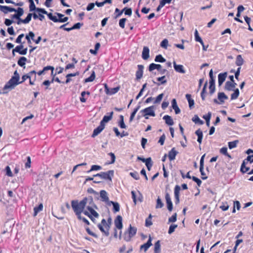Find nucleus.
I'll return each mask as SVG.
<instances>
[{"label":"nucleus","mask_w":253,"mask_h":253,"mask_svg":"<svg viewBox=\"0 0 253 253\" xmlns=\"http://www.w3.org/2000/svg\"><path fill=\"white\" fill-rule=\"evenodd\" d=\"M0 10L4 14H7L8 12H14L16 9L7 6L0 5Z\"/></svg>","instance_id":"obj_16"},{"label":"nucleus","mask_w":253,"mask_h":253,"mask_svg":"<svg viewBox=\"0 0 253 253\" xmlns=\"http://www.w3.org/2000/svg\"><path fill=\"white\" fill-rule=\"evenodd\" d=\"M155 107L153 106H150L149 107H147L144 109L142 110L140 112L143 114V116L145 117L146 119H148L149 118L148 116H155V113L154 111Z\"/></svg>","instance_id":"obj_7"},{"label":"nucleus","mask_w":253,"mask_h":253,"mask_svg":"<svg viewBox=\"0 0 253 253\" xmlns=\"http://www.w3.org/2000/svg\"><path fill=\"white\" fill-rule=\"evenodd\" d=\"M152 239L150 236H149V238L147 242L142 245L141 246L140 249L141 250H143L145 252H146L148 249L152 245Z\"/></svg>","instance_id":"obj_15"},{"label":"nucleus","mask_w":253,"mask_h":253,"mask_svg":"<svg viewBox=\"0 0 253 253\" xmlns=\"http://www.w3.org/2000/svg\"><path fill=\"white\" fill-rule=\"evenodd\" d=\"M177 227V224H171L169 227L168 231V233L169 234H171L175 230V229Z\"/></svg>","instance_id":"obj_42"},{"label":"nucleus","mask_w":253,"mask_h":253,"mask_svg":"<svg viewBox=\"0 0 253 253\" xmlns=\"http://www.w3.org/2000/svg\"><path fill=\"white\" fill-rule=\"evenodd\" d=\"M166 201L167 204V208L169 211H171L173 209V205L171 201L170 195L167 193L165 196Z\"/></svg>","instance_id":"obj_11"},{"label":"nucleus","mask_w":253,"mask_h":253,"mask_svg":"<svg viewBox=\"0 0 253 253\" xmlns=\"http://www.w3.org/2000/svg\"><path fill=\"white\" fill-rule=\"evenodd\" d=\"M173 66L175 70L179 73L184 74L185 71L184 69L183 66L182 65H177L175 62H173Z\"/></svg>","instance_id":"obj_20"},{"label":"nucleus","mask_w":253,"mask_h":253,"mask_svg":"<svg viewBox=\"0 0 253 253\" xmlns=\"http://www.w3.org/2000/svg\"><path fill=\"white\" fill-rule=\"evenodd\" d=\"M155 61L159 62H164L166 60L161 55H158L156 56Z\"/></svg>","instance_id":"obj_44"},{"label":"nucleus","mask_w":253,"mask_h":253,"mask_svg":"<svg viewBox=\"0 0 253 253\" xmlns=\"http://www.w3.org/2000/svg\"><path fill=\"white\" fill-rule=\"evenodd\" d=\"M95 78V75L94 72H93L90 76L85 80V82H90L93 81Z\"/></svg>","instance_id":"obj_45"},{"label":"nucleus","mask_w":253,"mask_h":253,"mask_svg":"<svg viewBox=\"0 0 253 253\" xmlns=\"http://www.w3.org/2000/svg\"><path fill=\"white\" fill-rule=\"evenodd\" d=\"M131 193L133 201L135 205L137 204V202H141L142 201L143 196L139 191L136 192L134 191H132Z\"/></svg>","instance_id":"obj_9"},{"label":"nucleus","mask_w":253,"mask_h":253,"mask_svg":"<svg viewBox=\"0 0 253 253\" xmlns=\"http://www.w3.org/2000/svg\"><path fill=\"white\" fill-rule=\"evenodd\" d=\"M126 21V18H122L120 20L119 25L121 28H124L125 27V24Z\"/></svg>","instance_id":"obj_55"},{"label":"nucleus","mask_w":253,"mask_h":253,"mask_svg":"<svg viewBox=\"0 0 253 253\" xmlns=\"http://www.w3.org/2000/svg\"><path fill=\"white\" fill-rule=\"evenodd\" d=\"M163 119L165 120L166 123L169 126H172L174 124L173 120L170 116L166 115L163 117Z\"/></svg>","instance_id":"obj_23"},{"label":"nucleus","mask_w":253,"mask_h":253,"mask_svg":"<svg viewBox=\"0 0 253 253\" xmlns=\"http://www.w3.org/2000/svg\"><path fill=\"white\" fill-rule=\"evenodd\" d=\"M177 220V214L174 213L171 217L169 218L168 223L170 222H174Z\"/></svg>","instance_id":"obj_43"},{"label":"nucleus","mask_w":253,"mask_h":253,"mask_svg":"<svg viewBox=\"0 0 253 253\" xmlns=\"http://www.w3.org/2000/svg\"><path fill=\"white\" fill-rule=\"evenodd\" d=\"M100 197L103 201L108 202L109 198L107 192L105 190H101L100 192Z\"/></svg>","instance_id":"obj_22"},{"label":"nucleus","mask_w":253,"mask_h":253,"mask_svg":"<svg viewBox=\"0 0 253 253\" xmlns=\"http://www.w3.org/2000/svg\"><path fill=\"white\" fill-rule=\"evenodd\" d=\"M163 206H164L163 203H162L161 199L159 197H158L157 200V204L156 206V209L162 208Z\"/></svg>","instance_id":"obj_47"},{"label":"nucleus","mask_w":253,"mask_h":253,"mask_svg":"<svg viewBox=\"0 0 253 253\" xmlns=\"http://www.w3.org/2000/svg\"><path fill=\"white\" fill-rule=\"evenodd\" d=\"M211 116V112H209L207 115H204L203 118L207 121V120H210Z\"/></svg>","instance_id":"obj_62"},{"label":"nucleus","mask_w":253,"mask_h":253,"mask_svg":"<svg viewBox=\"0 0 253 253\" xmlns=\"http://www.w3.org/2000/svg\"><path fill=\"white\" fill-rule=\"evenodd\" d=\"M138 70L136 73V76L137 79H140L142 78L143 75V66L142 65H138Z\"/></svg>","instance_id":"obj_27"},{"label":"nucleus","mask_w":253,"mask_h":253,"mask_svg":"<svg viewBox=\"0 0 253 253\" xmlns=\"http://www.w3.org/2000/svg\"><path fill=\"white\" fill-rule=\"evenodd\" d=\"M237 84L235 82H227L225 83V84L224 86V88L228 91H234V92L231 94V99L232 100L233 99H236L238 98L239 95H240V91L238 88H235Z\"/></svg>","instance_id":"obj_4"},{"label":"nucleus","mask_w":253,"mask_h":253,"mask_svg":"<svg viewBox=\"0 0 253 253\" xmlns=\"http://www.w3.org/2000/svg\"><path fill=\"white\" fill-rule=\"evenodd\" d=\"M87 94L89 95L90 93L89 92L83 91L81 93V97H80V100L82 102H85L86 101V99L84 97L85 95Z\"/></svg>","instance_id":"obj_39"},{"label":"nucleus","mask_w":253,"mask_h":253,"mask_svg":"<svg viewBox=\"0 0 253 253\" xmlns=\"http://www.w3.org/2000/svg\"><path fill=\"white\" fill-rule=\"evenodd\" d=\"M23 48V45L17 46L14 49H13V52H17L20 54V51Z\"/></svg>","instance_id":"obj_53"},{"label":"nucleus","mask_w":253,"mask_h":253,"mask_svg":"<svg viewBox=\"0 0 253 253\" xmlns=\"http://www.w3.org/2000/svg\"><path fill=\"white\" fill-rule=\"evenodd\" d=\"M33 118H34V115H31L29 116H28V117H26L24 118L23 119V120H22V121L21 122V124H23L27 120H28L29 119H32Z\"/></svg>","instance_id":"obj_60"},{"label":"nucleus","mask_w":253,"mask_h":253,"mask_svg":"<svg viewBox=\"0 0 253 253\" xmlns=\"http://www.w3.org/2000/svg\"><path fill=\"white\" fill-rule=\"evenodd\" d=\"M30 2L29 8L30 11H34V13H29L27 16H43L46 14L47 16H53L52 14L47 13V11L43 8H36L33 0H29Z\"/></svg>","instance_id":"obj_2"},{"label":"nucleus","mask_w":253,"mask_h":253,"mask_svg":"<svg viewBox=\"0 0 253 253\" xmlns=\"http://www.w3.org/2000/svg\"><path fill=\"white\" fill-rule=\"evenodd\" d=\"M196 134L198 136L197 141L201 144L203 139V132L201 130L198 129L195 132Z\"/></svg>","instance_id":"obj_29"},{"label":"nucleus","mask_w":253,"mask_h":253,"mask_svg":"<svg viewBox=\"0 0 253 253\" xmlns=\"http://www.w3.org/2000/svg\"><path fill=\"white\" fill-rule=\"evenodd\" d=\"M169 45V42L167 39H164L161 42V46L165 49H167Z\"/></svg>","instance_id":"obj_41"},{"label":"nucleus","mask_w":253,"mask_h":253,"mask_svg":"<svg viewBox=\"0 0 253 253\" xmlns=\"http://www.w3.org/2000/svg\"><path fill=\"white\" fill-rule=\"evenodd\" d=\"M101 169V167L98 165H93L92 166L90 169L87 171L88 173L94 170H99Z\"/></svg>","instance_id":"obj_50"},{"label":"nucleus","mask_w":253,"mask_h":253,"mask_svg":"<svg viewBox=\"0 0 253 253\" xmlns=\"http://www.w3.org/2000/svg\"><path fill=\"white\" fill-rule=\"evenodd\" d=\"M24 37V35L22 34L20 35L16 40V42L18 43H21V40Z\"/></svg>","instance_id":"obj_59"},{"label":"nucleus","mask_w":253,"mask_h":253,"mask_svg":"<svg viewBox=\"0 0 253 253\" xmlns=\"http://www.w3.org/2000/svg\"><path fill=\"white\" fill-rule=\"evenodd\" d=\"M6 174L8 176H12V172H11L10 168L9 166H7L6 167Z\"/></svg>","instance_id":"obj_63"},{"label":"nucleus","mask_w":253,"mask_h":253,"mask_svg":"<svg viewBox=\"0 0 253 253\" xmlns=\"http://www.w3.org/2000/svg\"><path fill=\"white\" fill-rule=\"evenodd\" d=\"M16 13H15L12 16H22L24 13V11L23 8L19 7L17 10H16L15 11Z\"/></svg>","instance_id":"obj_46"},{"label":"nucleus","mask_w":253,"mask_h":253,"mask_svg":"<svg viewBox=\"0 0 253 253\" xmlns=\"http://www.w3.org/2000/svg\"><path fill=\"white\" fill-rule=\"evenodd\" d=\"M71 206L79 219H82V212L88 216L93 221L94 218H97L99 216V214L95 211L97 208L94 204L92 198H86L80 202L72 201Z\"/></svg>","instance_id":"obj_1"},{"label":"nucleus","mask_w":253,"mask_h":253,"mask_svg":"<svg viewBox=\"0 0 253 253\" xmlns=\"http://www.w3.org/2000/svg\"><path fill=\"white\" fill-rule=\"evenodd\" d=\"M192 179H193V180H194L195 182H196L197 183V184L199 186H200V185L202 183V181L200 179L197 178L195 176H192Z\"/></svg>","instance_id":"obj_57"},{"label":"nucleus","mask_w":253,"mask_h":253,"mask_svg":"<svg viewBox=\"0 0 253 253\" xmlns=\"http://www.w3.org/2000/svg\"><path fill=\"white\" fill-rule=\"evenodd\" d=\"M136 231L137 229L135 227L130 225L128 230L124 233V240L127 242L130 241L131 238L136 234Z\"/></svg>","instance_id":"obj_5"},{"label":"nucleus","mask_w":253,"mask_h":253,"mask_svg":"<svg viewBox=\"0 0 253 253\" xmlns=\"http://www.w3.org/2000/svg\"><path fill=\"white\" fill-rule=\"evenodd\" d=\"M163 97V94L161 93L159 94L156 99L155 100L154 103H159L161 102V101L162 100Z\"/></svg>","instance_id":"obj_54"},{"label":"nucleus","mask_w":253,"mask_h":253,"mask_svg":"<svg viewBox=\"0 0 253 253\" xmlns=\"http://www.w3.org/2000/svg\"><path fill=\"white\" fill-rule=\"evenodd\" d=\"M165 79V76H164L163 77L158 78L157 79V80L159 82H161V84H164L166 83V82H167V81Z\"/></svg>","instance_id":"obj_61"},{"label":"nucleus","mask_w":253,"mask_h":253,"mask_svg":"<svg viewBox=\"0 0 253 253\" xmlns=\"http://www.w3.org/2000/svg\"><path fill=\"white\" fill-rule=\"evenodd\" d=\"M43 209V205L42 204H40L38 207H35L34 209V214L33 215L34 216H36L38 213L42 211Z\"/></svg>","instance_id":"obj_30"},{"label":"nucleus","mask_w":253,"mask_h":253,"mask_svg":"<svg viewBox=\"0 0 253 253\" xmlns=\"http://www.w3.org/2000/svg\"><path fill=\"white\" fill-rule=\"evenodd\" d=\"M161 252V245L160 241H158L155 244L154 246V253H160Z\"/></svg>","instance_id":"obj_33"},{"label":"nucleus","mask_w":253,"mask_h":253,"mask_svg":"<svg viewBox=\"0 0 253 253\" xmlns=\"http://www.w3.org/2000/svg\"><path fill=\"white\" fill-rule=\"evenodd\" d=\"M110 223H107L106 221L103 219L101 222L98 225L99 229L106 236H108L109 234V230L110 228Z\"/></svg>","instance_id":"obj_6"},{"label":"nucleus","mask_w":253,"mask_h":253,"mask_svg":"<svg viewBox=\"0 0 253 253\" xmlns=\"http://www.w3.org/2000/svg\"><path fill=\"white\" fill-rule=\"evenodd\" d=\"M192 121L195 124H198L200 125H203L204 122L202 121L197 115H194L192 118Z\"/></svg>","instance_id":"obj_35"},{"label":"nucleus","mask_w":253,"mask_h":253,"mask_svg":"<svg viewBox=\"0 0 253 253\" xmlns=\"http://www.w3.org/2000/svg\"><path fill=\"white\" fill-rule=\"evenodd\" d=\"M123 219L121 216L118 215L115 220V225L116 228L119 229H122L123 228Z\"/></svg>","instance_id":"obj_13"},{"label":"nucleus","mask_w":253,"mask_h":253,"mask_svg":"<svg viewBox=\"0 0 253 253\" xmlns=\"http://www.w3.org/2000/svg\"><path fill=\"white\" fill-rule=\"evenodd\" d=\"M177 152L175 148H172L169 153V158L170 161L173 160L175 158V156L177 154Z\"/></svg>","instance_id":"obj_21"},{"label":"nucleus","mask_w":253,"mask_h":253,"mask_svg":"<svg viewBox=\"0 0 253 253\" xmlns=\"http://www.w3.org/2000/svg\"><path fill=\"white\" fill-rule=\"evenodd\" d=\"M145 165L148 169L150 170L151 167L152 166V162L151 158H147V161L145 163Z\"/></svg>","instance_id":"obj_48"},{"label":"nucleus","mask_w":253,"mask_h":253,"mask_svg":"<svg viewBox=\"0 0 253 253\" xmlns=\"http://www.w3.org/2000/svg\"><path fill=\"white\" fill-rule=\"evenodd\" d=\"M94 6H95V4L94 3H90L87 5V6L86 7V10L87 11L91 10L92 9H93V8L94 7Z\"/></svg>","instance_id":"obj_58"},{"label":"nucleus","mask_w":253,"mask_h":253,"mask_svg":"<svg viewBox=\"0 0 253 253\" xmlns=\"http://www.w3.org/2000/svg\"><path fill=\"white\" fill-rule=\"evenodd\" d=\"M180 187L178 185H176L174 188V196L176 199L175 204H178L179 203V191Z\"/></svg>","instance_id":"obj_17"},{"label":"nucleus","mask_w":253,"mask_h":253,"mask_svg":"<svg viewBox=\"0 0 253 253\" xmlns=\"http://www.w3.org/2000/svg\"><path fill=\"white\" fill-rule=\"evenodd\" d=\"M124 12H125V14L126 15L130 16L132 14V10L131 8H125L123 10H121L120 12L119 13V15H121Z\"/></svg>","instance_id":"obj_31"},{"label":"nucleus","mask_w":253,"mask_h":253,"mask_svg":"<svg viewBox=\"0 0 253 253\" xmlns=\"http://www.w3.org/2000/svg\"><path fill=\"white\" fill-rule=\"evenodd\" d=\"M111 203L113 205L114 211L116 212L119 211L120 210V206L118 203L111 202Z\"/></svg>","instance_id":"obj_51"},{"label":"nucleus","mask_w":253,"mask_h":253,"mask_svg":"<svg viewBox=\"0 0 253 253\" xmlns=\"http://www.w3.org/2000/svg\"><path fill=\"white\" fill-rule=\"evenodd\" d=\"M238 141L236 140V141L229 142H228V147L229 149H232L235 148L237 146V143Z\"/></svg>","instance_id":"obj_40"},{"label":"nucleus","mask_w":253,"mask_h":253,"mask_svg":"<svg viewBox=\"0 0 253 253\" xmlns=\"http://www.w3.org/2000/svg\"><path fill=\"white\" fill-rule=\"evenodd\" d=\"M114 171L113 170H109L106 172H102L100 173H98L94 175V177H98L100 179H108L109 180H111L112 177L113 176Z\"/></svg>","instance_id":"obj_8"},{"label":"nucleus","mask_w":253,"mask_h":253,"mask_svg":"<svg viewBox=\"0 0 253 253\" xmlns=\"http://www.w3.org/2000/svg\"><path fill=\"white\" fill-rule=\"evenodd\" d=\"M18 19V24H27L31 20V17H26L24 20H22L20 18V17H16Z\"/></svg>","instance_id":"obj_25"},{"label":"nucleus","mask_w":253,"mask_h":253,"mask_svg":"<svg viewBox=\"0 0 253 253\" xmlns=\"http://www.w3.org/2000/svg\"><path fill=\"white\" fill-rule=\"evenodd\" d=\"M162 68V66L160 64H156L152 63L149 65V70L150 71H152L155 69L160 70Z\"/></svg>","instance_id":"obj_26"},{"label":"nucleus","mask_w":253,"mask_h":253,"mask_svg":"<svg viewBox=\"0 0 253 253\" xmlns=\"http://www.w3.org/2000/svg\"><path fill=\"white\" fill-rule=\"evenodd\" d=\"M142 57L144 60H147L149 58V49L148 47L144 46L143 47Z\"/></svg>","instance_id":"obj_19"},{"label":"nucleus","mask_w":253,"mask_h":253,"mask_svg":"<svg viewBox=\"0 0 253 253\" xmlns=\"http://www.w3.org/2000/svg\"><path fill=\"white\" fill-rule=\"evenodd\" d=\"M104 127L105 126L100 123L99 126L94 130L92 136L94 137L98 135L104 129Z\"/></svg>","instance_id":"obj_14"},{"label":"nucleus","mask_w":253,"mask_h":253,"mask_svg":"<svg viewBox=\"0 0 253 253\" xmlns=\"http://www.w3.org/2000/svg\"><path fill=\"white\" fill-rule=\"evenodd\" d=\"M186 98L187 99L189 103V106L190 108L193 107L194 105V101L193 99H191V95L189 94H186Z\"/></svg>","instance_id":"obj_32"},{"label":"nucleus","mask_w":253,"mask_h":253,"mask_svg":"<svg viewBox=\"0 0 253 253\" xmlns=\"http://www.w3.org/2000/svg\"><path fill=\"white\" fill-rule=\"evenodd\" d=\"M244 63V60L241 55H238L236 57V64L237 66H241Z\"/></svg>","instance_id":"obj_28"},{"label":"nucleus","mask_w":253,"mask_h":253,"mask_svg":"<svg viewBox=\"0 0 253 253\" xmlns=\"http://www.w3.org/2000/svg\"><path fill=\"white\" fill-rule=\"evenodd\" d=\"M50 20L53 21L54 22H60L63 23L66 22L68 18L67 17H64L62 18V17H48Z\"/></svg>","instance_id":"obj_12"},{"label":"nucleus","mask_w":253,"mask_h":253,"mask_svg":"<svg viewBox=\"0 0 253 253\" xmlns=\"http://www.w3.org/2000/svg\"><path fill=\"white\" fill-rule=\"evenodd\" d=\"M130 175L135 179L137 180L139 178V174L137 172H130Z\"/></svg>","instance_id":"obj_56"},{"label":"nucleus","mask_w":253,"mask_h":253,"mask_svg":"<svg viewBox=\"0 0 253 253\" xmlns=\"http://www.w3.org/2000/svg\"><path fill=\"white\" fill-rule=\"evenodd\" d=\"M27 61V58L25 57H21L18 61V64L23 67L25 65V62Z\"/></svg>","instance_id":"obj_36"},{"label":"nucleus","mask_w":253,"mask_h":253,"mask_svg":"<svg viewBox=\"0 0 253 253\" xmlns=\"http://www.w3.org/2000/svg\"><path fill=\"white\" fill-rule=\"evenodd\" d=\"M237 208V210H240V204L239 201H235L234 202V207L232 209V212H235L236 211L235 208Z\"/></svg>","instance_id":"obj_38"},{"label":"nucleus","mask_w":253,"mask_h":253,"mask_svg":"<svg viewBox=\"0 0 253 253\" xmlns=\"http://www.w3.org/2000/svg\"><path fill=\"white\" fill-rule=\"evenodd\" d=\"M165 135H163L160 138L159 140V143H160L161 144V145H163L164 143V141H165Z\"/></svg>","instance_id":"obj_64"},{"label":"nucleus","mask_w":253,"mask_h":253,"mask_svg":"<svg viewBox=\"0 0 253 253\" xmlns=\"http://www.w3.org/2000/svg\"><path fill=\"white\" fill-rule=\"evenodd\" d=\"M108 115H105L104 116L102 120L101 121L100 123L103 124L104 126L105 125V124L108 122L110 120H111L112 118V116L113 115V112H111L108 114Z\"/></svg>","instance_id":"obj_18"},{"label":"nucleus","mask_w":253,"mask_h":253,"mask_svg":"<svg viewBox=\"0 0 253 253\" xmlns=\"http://www.w3.org/2000/svg\"><path fill=\"white\" fill-rule=\"evenodd\" d=\"M172 107L174 110L176 114H178L180 112V110L177 105L176 100L173 99L172 100Z\"/></svg>","instance_id":"obj_24"},{"label":"nucleus","mask_w":253,"mask_h":253,"mask_svg":"<svg viewBox=\"0 0 253 253\" xmlns=\"http://www.w3.org/2000/svg\"><path fill=\"white\" fill-rule=\"evenodd\" d=\"M195 39L196 42H199L201 44H203V41L199 36L197 30H195Z\"/></svg>","instance_id":"obj_34"},{"label":"nucleus","mask_w":253,"mask_h":253,"mask_svg":"<svg viewBox=\"0 0 253 253\" xmlns=\"http://www.w3.org/2000/svg\"><path fill=\"white\" fill-rule=\"evenodd\" d=\"M19 75L17 71H15L14 73L13 76L12 77L11 79L4 85L3 89L8 90L13 89L16 85L21 83V82H19Z\"/></svg>","instance_id":"obj_3"},{"label":"nucleus","mask_w":253,"mask_h":253,"mask_svg":"<svg viewBox=\"0 0 253 253\" xmlns=\"http://www.w3.org/2000/svg\"><path fill=\"white\" fill-rule=\"evenodd\" d=\"M139 108H140V106H138L136 108H135L133 112L131 113L130 118H129L130 122H131L133 120V119L135 116V114L137 113V112L138 111V110H139Z\"/></svg>","instance_id":"obj_49"},{"label":"nucleus","mask_w":253,"mask_h":253,"mask_svg":"<svg viewBox=\"0 0 253 253\" xmlns=\"http://www.w3.org/2000/svg\"><path fill=\"white\" fill-rule=\"evenodd\" d=\"M245 9V8L244 6H242V5H240L237 8V13H236V16H240V14L242 11Z\"/></svg>","instance_id":"obj_52"},{"label":"nucleus","mask_w":253,"mask_h":253,"mask_svg":"<svg viewBox=\"0 0 253 253\" xmlns=\"http://www.w3.org/2000/svg\"><path fill=\"white\" fill-rule=\"evenodd\" d=\"M250 168L245 167V161H243L241 167V171L242 173L248 172V170H249Z\"/></svg>","instance_id":"obj_37"},{"label":"nucleus","mask_w":253,"mask_h":253,"mask_svg":"<svg viewBox=\"0 0 253 253\" xmlns=\"http://www.w3.org/2000/svg\"><path fill=\"white\" fill-rule=\"evenodd\" d=\"M104 86L105 93L109 95H112L116 93L120 89L119 87L109 88L106 84Z\"/></svg>","instance_id":"obj_10"}]
</instances>
